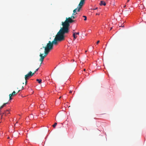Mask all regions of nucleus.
I'll use <instances>...</instances> for the list:
<instances>
[{
    "label": "nucleus",
    "mask_w": 146,
    "mask_h": 146,
    "mask_svg": "<svg viewBox=\"0 0 146 146\" xmlns=\"http://www.w3.org/2000/svg\"><path fill=\"white\" fill-rule=\"evenodd\" d=\"M8 139H9V137H8Z\"/></svg>",
    "instance_id": "obj_33"
},
{
    "label": "nucleus",
    "mask_w": 146,
    "mask_h": 146,
    "mask_svg": "<svg viewBox=\"0 0 146 146\" xmlns=\"http://www.w3.org/2000/svg\"><path fill=\"white\" fill-rule=\"evenodd\" d=\"M99 42H100V41L99 40L97 42V44H98Z\"/></svg>",
    "instance_id": "obj_19"
},
{
    "label": "nucleus",
    "mask_w": 146,
    "mask_h": 146,
    "mask_svg": "<svg viewBox=\"0 0 146 146\" xmlns=\"http://www.w3.org/2000/svg\"><path fill=\"white\" fill-rule=\"evenodd\" d=\"M61 98V96H60V97H59V99H60Z\"/></svg>",
    "instance_id": "obj_32"
},
{
    "label": "nucleus",
    "mask_w": 146,
    "mask_h": 146,
    "mask_svg": "<svg viewBox=\"0 0 146 146\" xmlns=\"http://www.w3.org/2000/svg\"><path fill=\"white\" fill-rule=\"evenodd\" d=\"M22 89H23V86L22 87Z\"/></svg>",
    "instance_id": "obj_30"
},
{
    "label": "nucleus",
    "mask_w": 146,
    "mask_h": 146,
    "mask_svg": "<svg viewBox=\"0 0 146 146\" xmlns=\"http://www.w3.org/2000/svg\"><path fill=\"white\" fill-rule=\"evenodd\" d=\"M7 103H4V104H3V106L4 107V106H5V105H6L7 104Z\"/></svg>",
    "instance_id": "obj_15"
},
{
    "label": "nucleus",
    "mask_w": 146,
    "mask_h": 146,
    "mask_svg": "<svg viewBox=\"0 0 146 146\" xmlns=\"http://www.w3.org/2000/svg\"><path fill=\"white\" fill-rule=\"evenodd\" d=\"M57 124V123H55L54 124L52 125L53 127L54 128H55V127L56 125Z\"/></svg>",
    "instance_id": "obj_13"
},
{
    "label": "nucleus",
    "mask_w": 146,
    "mask_h": 146,
    "mask_svg": "<svg viewBox=\"0 0 146 146\" xmlns=\"http://www.w3.org/2000/svg\"><path fill=\"white\" fill-rule=\"evenodd\" d=\"M36 80L37 82H38L40 84L41 83L42 80L41 79H37Z\"/></svg>",
    "instance_id": "obj_12"
},
{
    "label": "nucleus",
    "mask_w": 146,
    "mask_h": 146,
    "mask_svg": "<svg viewBox=\"0 0 146 146\" xmlns=\"http://www.w3.org/2000/svg\"><path fill=\"white\" fill-rule=\"evenodd\" d=\"M74 31H73V33H74Z\"/></svg>",
    "instance_id": "obj_34"
},
{
    "label": "nucleus",
    "mask_w": 146,
    "mask_h": 146,
    "mask_svg": "<svg viewBox=\"0 0 146 146\" xmlns=\"http://www.w3.org/2000/svg\"><path fill=\"white\" fill-rule=\"evenodd\" d=\"M50 51L49 50L44 49V53L47 55Z\"/></svg>",
    "instance_id": "obj_9"
},
{
    "label": "nucleus",
    "mask_w": 146,
    "mask_h": 146,
    "mask_svg": "<svg viewBox=\"0 0 146 146\" xmlns=\"http://www.w3.org/2000/svg\"><path fill=\"white\" fill-rule=\"evenodd\" d=\"M43 54H42L41 53H40V61L41 62V63L40 64L39 67H40L41 66V64L43 61L44 58L47 55V54H46L45 53H44V56H43Z\"/></svg>",
    "instance_id": "obj_4"
},
{
    "label": "nucleus",
    "mask_w": 146,
    "mask_h": 146,
    "mask_svg": "<svg viewBox=\"0 0 146 146\" xmlns=\"http://www.w3.org/2000/svg\"><path fill=\"white\" fill-rule=\"evenodd\" d=\"M83 17L84 18V20L86 21L87 20V17L85 16H83Z\"/></svg>",
    "instance_id": "obj_14"
},
{
    "label": "nucleus",
    "mask_w": 146,
    "mask_h": 146,
    "mask_svg": "<svg viewBox=\"0 0 146 146\" xmlns=\"http://www.w3.org/2000/svg\"><path fill=\"white\" fill-rule=\"evenodd\" d=\"M39 67L37 69H36L35 70V71L34 72L35 73V72L38 71V69H39Z\"/></svg>",
    "instance_id": "obj_16"
},
{
    "label": "nucleus",
    "mask_w": 146,
    "mask_h": 146,
    "mask_svg": "<svg viewBox=\"0 0 146 146\" xmlns=\"http://www.w3.org/2000/svg\"><path fill=\"white\" fill-rule=\"evenodd\" d=\"M3 118V115H2L1 116V119H2Z\"/></svg>",
    "instance_id": "obj_22"
},
{
    "label": "nucleus",
    "mask_w": 146,
    "mask_h": 146,
    "mask_svg": "<svg viewBox=\"0 0 146 146\" xmlns=\"http://www.w3.org/2000/svg\"><path fill=\"white\" fill-rule=\"evenodd\" d=\"M112 29V27H111V28H110V30H111Z\"/></svg>",
    "instance_id": "obj_27"
},
{
    "label": "nucleus",
    "mask_w": 146,
    "mask_h": 146,
    "mask_svg": "<svg viewBox=\"0 0 146 146\" xmlns=\"http://www.w3.org/2000/svg\"><path fill=\"white\" fill-rule=\"evenodd\" d=\"M126 7V5H125V6H124V7Z\"/></svg>",
    "instance_id": "obj_31"
},
{
    "label": "nucleus",
    "mask_w": 146,
    "mask_h": 146,
    "mask_svg": "<svg viewBox=\"0 0 146 146\" xmlns=\"http://www.w3.org/2000/svg\"><path fill=\"white\" fill-rule=\"evenodd\" d=\"M4 106L2 105V106H1L0 107V110L2 109V108H3Z\"/></svg>",
    "instance_id": "obj_17"
},
{
    "label": "nucleus",
    "mask_w": 146,
    "mask_h": 146,
    "mask_svg": "<svg viewBox=\"0 0 146 146\" xmlns=\"http://www.w3.org/2000/svg\"><path fill=\"white\" fill-rule=\"evenodd\" d=\"M53 78L55 80H56V77L55 76H54V77H53Z\"/></svg>",
    "instance_id": "obj_20"
},
{
    "label": "nucleus",
    "mask_w": 146,
    "mask_h": 146,
    "mask_svg": "<svg viewBox=\"0 0 146 146\" xmlns=\"http://www.w3.org/2000/svg\"><path fill=\"white\" fill-rule=\"evenodd\" d=\"M20 91V90H19L17 93H16V92L15 91H14L12 94H10L9 96V100H11L12 99V97L16 95V94L19 93Z\"/></svg>",
    "instance_id": "obj_6"
},
{
    "label": "nucleus",
    "mask_w": 146,
    "mask_h": 146,
    "mask_svg": "<svg viewBox=\"0 0 146 146\" xmlns=\"http://www.w3.org/2000/svg\"><path fill=\"white\" fill-rule=\"evenodd\" d=\"M78 7H77L76 8V9H77L76 10V11H77L78 10Z\"/></svg>",
    "instance_id": "obj_21"
},
{
    "label": "nucleus",
    "mask_w": 146,
    "mask_h": 146,
    "mask_svg": "<svg viewBox=\"0 0 146 146\" xmlns=\"http://www.w3.org/2000/svg\"><path fill=\"white\" fill-rule=\"evenodd\" d=\"M100 4L101 5H103L104 6H105L106 5V3L104 1H100Z\"/></svg>",
    "instance_id": "obj_8"
},
{
    "label": "nucleus",
    "mask_w": 146,
    "mask_h": 146,
    "mask_svg": "<svg viewBox=\"0 0 146 146\" xmlns=\"http://www.w3.org/2000/svg\"><path fill=\"white\" fill-rule=\"evenodd\" d=\"M75 33V34H76V35H79V32Z\"/></svg>",
    "instance_id": "obj_18"
},
{
    "label": "nucleus",
    "mask_w": 146,
    "mask_h": 146,
    "mask_svg": "<svg viewBox=\"0 0 146 146\" xmlns=\"http://www.w3.org/2000/svg\"><path fill=\"white\" fill-rule=\"evenodd\" d=\"M84 0H81L78 5V8L77 11L78 12H79L80 9L82 8L84 3Z\"/></svg>",
    "instance_id": "obj_5"
},
{
    "label": "nucleus",
    "mask_w": 146,
    "mask_h": 146,
    "mask_svg": "<svg viewBox=\"0 0 146 146\" xmlns=\"http://www.w3.org/2000/svg\"><path fill=\"white\" fill-rule=\"evenodd\" d=\"M64 39V36H62L61 35L58 33L54 40L52 42L50 41H49L46 46L43 47V48L44 49L50 50L53 48V44L56 45L57 44L58 42L63 41Z\"/></svg>",
    "instance_id": "obj_2"
},
{
    "label": "nucleus",
    "mask_w": 146,
    "mask_h": 146,
    "mask_svg": "<svg viewBox=\"0 0 146 146\" xmlns=\"http://www.w3.org/2000/svg\"><path fill=\"white\" fill-rule=\"evenodd\" d=\"M130 0H127V2H128Z\"/></svg>",
    "instance_id": "obj_29"
},
{
    "label": "nucleus",
    "mask_w": 146,
    "mask_h": 146,
    "mask_svg": "<svg viewBox=\"0 0 146 146\" xmlns=\"http://www.w3.org/2000/svg\"><path fill=\"white\" fill-rule=\"evenodd\" d=\"M72 91H71V90H70V92H69V93H72Z\"/></svg>",
    "instance_id": "obj_25"
},
{
    "label": "nucleus",
    "mask_w": 146,
    "mask_h": 146,
    "mask_svg": "<svg viewBox=\"0 0 146 146\" xmlns=\"http://www.w3.org/2000/svg\"><path fill=\"white\" fill-rule=\"evenodd\" d=\"M99 15V14H98V13H96V15Z\"/></svg>",
    "instance_id": "obj_26"
},
{
    "label": "nucleus",
    "mask_w": 146,
    "mask_h": 146,
    "mask_svg": "<svg viewBox=\"0 0 146 146\" xmlns=\"http://www.w3.org/2000/svg\"><path fill=\"white\" fill-rule=\"evenodd\" d=\"M9 110H7L6 111H5L4 113H3V114H5V115L6 116L7 114H8L9 113H10L7 112H8Z\"/></svg>",
    "instance_id": "obj_10"
},
{
    "label": "nucleus",
    "mask_w": 146,
    "mask_h": 146,
    "mask_svg": "<svg viewBox=\"0 0 146 146\" xmlns=\"http://www.w3.org/2000/svg\"><path fill=\"white\" fill-rule=\"evenodd\" d=\"M27 80H26V81H25V85H26L27 84Z\"/></svg>",
    "instance_id": "obj_23"
},
{
    "label": "nucleus",
    "mask_w": 146,
    "mask_h": 146,
    "mask_svg": "<svg viewBox=\"0 0 146 146\" xmlns=\"http://www.w3.org/2000/svg\"><path fill=\"white\" fill-rule=\"evenodd\" d=\"M1 121H0V122L1 123Z\"/></svg>",
    "instance_id": "obj_35"
},
{
    "label": "nucleus",
    "mask_w": 146,
    "mask_h": 146,
    "mask_svg": "<svg viewBox=\"0 0 146 146\" xmlns=\"http://www.w3.org/2000/svg\"><path fill=\"white\" fill-rule=\"evenodd\" d=\"M35 73H32V72L31 71H30L25 76V80H27L29 78L32 76Z\"/></svg>",
    "instance_id": "obj_3"
},
{
    "label": "nucleus",
    "mask_w": 146,
    "mask_h": 146,
    "mask_svg": "<svg viewBox=\"0 0 146 146\" xmlns=\"http://www.w3.org/2000/svg\"><path fill=\"white\" fill-rule=\"evenodd\" d=\"M84 71H85L86 70V69H84Z\"/></svg>",
    "instance_id": "obj_28"
},
{
    "label": "nucleus",
    "mask_w": 146,
    "mask_h": 146,
    "mask_svg": "<svg viewBox=\"0 0 146 146\" xmlns=\"http://www.w3.org/2000/svg\"><path fill=\"white\" fill-rule=\"evenodd\" d=\"M73 36L74 37V40L77 37V36H76V34L75 33H73Z\"/></svg>",
    "instance_id": "obj_11"
},
{
    "label": "nucleus",
    "mask_w": 146,
    "mask_h": 146,
    "mask_svg": "<svg viewBox=\"0 0 146 146\" xmlns=\"http://www.w3.org/2000/svg\"><path fill=\"white\" fill-rule=\"evenodd\" d=\"M98 9V8L97 7H96L94 9H93L94 10H96V9Z\"/></svg>",
    "instance_id": "obj_24"
},
{
    "label": "nucleus",
    "mask_w": 146,
    "mask_h": 146,
    "mask_svg": "<svg viewBox=\"0 0 146 146\" xmlns=\"http://www.w3.org/2000/svg\"><path fill=\"white\" fill-rule=\"evenodd\" d=\"M74 21V20H73L70 17H66L65 21L62 22V27L61 28L58 33L61 35L62 36L65 37L64 34H67L69 32V27L70 24Z\"/></svg>",
    "instance_id": "obj_1"
},
{
    "label": "nucleus",
    "mask_w": 146,
    "mask_h": 146,
    "mask_svg": "<svg viewBox=\"0 0 146 146\" xmlns=\"http://www.w3.org/2000/svg\"><path fill=\"white\" fill-rule=\"evenodd\" d=\"M77 9H74L73 11V13L72 14V16L70 17L72 19H74L76 17V14H77V13H76V10Z\"/></svg>",
    "instance_id": "obj_7"
}]
</instances>
